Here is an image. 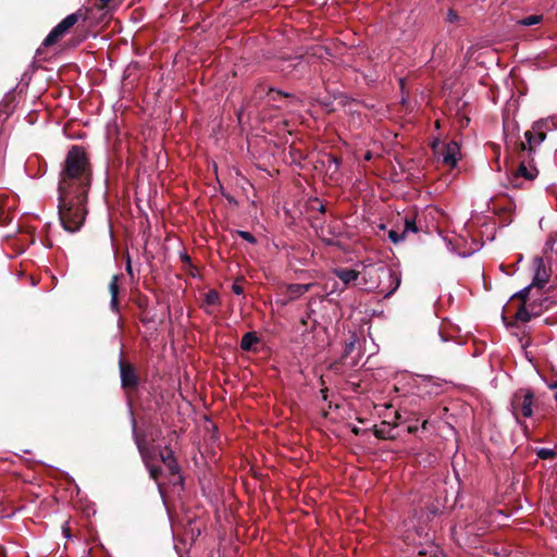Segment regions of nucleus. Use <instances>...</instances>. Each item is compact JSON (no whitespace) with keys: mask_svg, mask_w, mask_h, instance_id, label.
I'll return each instance as SVG.
<instances>
[{"mask_svg":"<svg viewBox=\"0 0 557 557\" xmlns=\"http://www.w3.org/2000/svg\"><path fill=\"white\" fill-rule=\"evenodd\" d=\"M91 182V168L85 149L73 146L64 160L60 174L58 190L66 195L67 191L88 194Z\"/></svg>","mask_w":557,"mask_h":557,"instance_id":"nucleus-1","label":"nucleus"},{"mask_svg":"<svg viewBox=\"0 0 557 557\" xmlns=\"http://www.w3.org/2000/svg\"><path fill=\"white\" fill-rule=\"evenodd\" d=\"M361 281L366 289L376 290L386 298L398 289L400 275L397 271L379 262L363 267Z\"/></svg>","mask_w":557,"mask_h":557,"instance_id":"nucleus-2","label":"nucleus"},{"mask_svg":"<svg viewBox=\"0 0 557 557\" xmlns=\"http://www.w3.org/2000/svg\"><path fill=\"white\" fill-rule=\"evenodd\" d=\"M87 194L59 191V216L61 224L69 233L77 232L84 224L86 216L85 203Z\"/></svg>","mask_w":557,"mask_h":557,"instance_id":"nucleus-3","label":"nucleus"},{"mask_svg":"<svg viewBox=\"0 0 557 557\" xmlns=\"http://www.w3.org/2000/svg\"><path fill=\"white\" fill-rule=\"evenodd\" d=\"M446 382L434 376L418 375L412 381V388L420 398H433L445 392Z\"/></svg>","mask_w":557,"mask_h":557,"instance_id":"nucleus-4","label":"nucleus"},{"mask_svg":"<svg viewBox=\"0 0 557 557\" xmlns=\"http://www.w3.org/2000/svg\"><path fill=\"white\" fill-rule=\"evenodd\" d=\"M550 129L548 120H540L533 123L532 128L524 133L525 141L521 143V149L532 154L545 140L546 132Z\"/></svg>","mask_w":557,"mask_h":557,"instance_id":"nucleus-5","label":"nucleus"},{"mask_svg":"<svg viewBox=\"0 0 557 557\" xmlns=\"http://www.w3.org/2000/svg\"><path fill=\"white\" fill-rule=\"evenodd\" d=\"M533 399L534 395L531 389L520 388L511 398L510 407L512 414L518 418L522 414L524 418H530L533 413Z\"/></svg>","mask_w":557,"mask_h":557,"instance_id":"nucleus-6","label":"nucleus"},{"mask_svg":"<svg viewBox=\"0 0 557 557\" xmlns=\"http://www.w3.org/2000/svg\"><path fill=\"white\" fill-rule=\"evenodd\" d=\"M293 97L290 94L283 92L281 90L269 88L265 85H258L253 91V98L257 100H263L267 104L280 108L281 104L277 101L281 98Z\"/></svg>","mask_w":557,"mask_h":557,"instance_id":"nucleus-7","label":"nucleus"},{"mask_svg":"<svg viewBox=\"0 0 557 557\" xmlns=\"http://www.w3.org/2000/svg\"><path fill=\"white\" fill-rule=\"evenodd\" d=\"M133 434H134V437H135V442H136L137 448H138L139 453H140V456L143 458V461H144V463L146 465V467H147V469L149 471L150 478L153 479L156 482H158L159 474H160L161 470L152 465L151 454L145 448L143 441L139 440V437L137 436L136 429H135V420L134 419H133Z\"/></svg>","mask_w":557,"mask_h":557,"instance_id":"nucleus-8","label":"nucleus"},{"mask_svg":"<svg viewBox=\"0 0 557 557\" xmlns=\"http://www.w3.org/2000/svg\"><path fill=\"white\" fill-rule=\"evenodd\" d=\"M533 271H534V274H533L531 284L534 287L542 288L543 286H545L548 283L549 277H550L549 272L544 263L543 258L536 257L533 260Z\"/></svg>","mask_w":557,"mask_h":557,"instance_id":"nucleus-9","label":"nucleus"},{"mask_svg":"<svg viewBox=\"0 0 557 557\" xmlns=\"http://www.w3.org/2000/svg\"><path fill=\"white\" fill-rule=\"evenodd\" d=\"M459 158L460 147L457 141L451 140L444 148L442 153V161L450 168H455Z\"/></svg>","mask_w":557,"mask_h":557,"instance_id":"nucleus-10","label":"nucleus"},{"mask_svg":"<svg viewBox=\"0 0 557 557\" xmlns=\"http://www.w3.org/2000/svg\"><path fill=\"white\" fill-rule=\"evenodd\" d=\"M120 375L123 388L135 387L138 383L133 367L124 363L122 359H120Z\"/></svg>","mask_w":557,"mask_h":557,"instance_id":"nucleus-11","label":"nucleus"},{"mask_svg":"<svg viewBox=\"0 0 557 557\" xmlns=\"http://www.w3.org/2000/svg\"><path fill=\"white\" fill-rule=\"evenodd\" d=\"M537 169L532 164L531 161H521L516 174L513 175L511 183L513 186H518V183L516 181L522 176L529 181H532L537 175Z\"/></svg>","mask_w":557,"mask_h":557,"instance_id":"nucleus-12","label":"nucleus"},{"mask_svg":"<svg viewBox=\"0 0 557 557\" xmlns=\"http://www.w3.org/2000/svg\"><path fill=\"white\" fill-rule=\"evenodd\" d=\"M83 17L81 12H75L63 18L48 35H63Z\"/></svg>","mask_w":557,"mask_h":557,"instance_id":"nucleus-13","label":"nucleus"},{"mask_svg":"<svg viewBox=\"0 0 557 557\" xmlns=\"http://www.w3.org/2000/svg\"><path fill=\"white\" fill-rule=\"evenodd\" d=\"M315 285V283L286 285L285 295L287 297V300L295 301L299 299L305 293L309 292Z\"/></svg>","mask_w":557,"mask_h":557,"instance_id":"nucleus-14","label":"nucleus"},{"mask_svg":"<svg viewBox=\"0 0 557 557\" xmlns=\"http://www.w3.org/2000/svg\"><path fill=\"white\" fill-rule=\"evenodd\" d=\"M121 276H122L121 274L113 275L109 283L110 308L114 312H119V293H120L119 281L121 278Z\"/></svg>","mask_w":557,"mask_h":557,"instance_id":"nucleus-15","label":"nucleus"},{"mask_svg":"<svg viewBox=\"0 0 557 557\" xmlns=\"http://www.w3.org/2000/svg\"><path fill=\"white\" fill-rule=\"evenodd\" d=\"M539 314L540 310H536L533 304L528 305L524 302L517 311L516 319L525 323Z\"/></svg>","mask_w":557,"mask_h":557,"instance_id":"nucleus-16","label":"nucleus"},{"mask_svg":"<svg viewBox=\"0 0 557 557\" xmlns=\"http://www.w3.org/2000/svg\"><path fill=\"white\" fill-rule=\"evenodd\" d=\"M334 273L343 282L344 286L355 282L359 278V276L361 277V271L357 272L349 269H337L334 271Z\"/></svg>","mask_w":557,"mask_h":557,"instance_id":"nucleus-17","label":"nucleus"},{"mask_svg":"<svg viewBox=\"0 0 557 557\" xmlns=\"http://www.w3.org/2000/svg\"><path fill=\"white\" fill-rule=\"evenodd\" d=\"M160 459L165 465L171 473H177L178 466L174 458V454L172 450H168L166 453H160Z\"/></svg>","mask_w":557,"mask_h":557,"instance_id":"nucleus-18","label":"nucleus"},{"mask_svg":"<svg viewBox=\"0 0 557 557\" xmlns=\"http://www.w3.org/2000/svg\"><path fill=\"white\" fill-rule=\"evenodd\" d=\"M259 342L256 333L248 332L246 333L240 341V348L245 351H249L252 349L253 345Z\"/></svg>","mask_w":557,"mask_h":557,"instance_id":"nucleus-19","label":"nucleus"},{"mask_svg":"<svg viewBox=\"0 0 557 557\" xmlns=\"http://www.w3.org/2000/svg\"><path fill=\"white\" fill-rule=\"evenodd\" d=\"M542 20V16L541 15H530L528 17H524L522 20H519L517 22V25H522V26H531V25H534V24H537L540 23Z\"/></svg>","mask_w":557,"mask_h":557,"instance_id":"nucleus-20","label":"nucleus"},{"mask_svg":"<svg viewBox=\"0 0 557 557\" xmlns=\"http://www.w3.org/2000/svg\"><path fill=\"white\" fill-rule=\"evenodd\" d=\"M555 455H556V451L554 449L547 448V447H541L536 450V456L543 460L549 459V458L554 457Z\"/></svg>","mask_w":557,"mask_h":557,"instance_id":"nucleus-21","label":"nucleus"},{"mask_svg":"<svg viewBox=\"0 0 557 557\" xmlns=\"http://www.w3.org/2000/svg\"><path fill=\"white\" fill-rule=\"evenodd\" d=\"M205 301L207 305L214 306L219 304V294L215 290H209L206 294Z\"/></svg>","mask_w":557,"mask_h":557,"instance_id":"nucleus-22","label":"nucleus"},{"mask_svg":"<svg viewBox=\"0 0 557 557\" xmlns=\"http://www.w3.org/2000/svg\"><path fill=\"white\" fill-rule=\"evenodd\" d=\"M59 37H45L42 45L37 49V53L41 54L45 48H49L58 42Z\"/></svg>","mask_w":557,"mask_h":557,"instance_id":"nucleus-23","label":"nucleus"},{"mask_svg":"<svg viewBox=\"0 0 557 557\" xmlns=\"http://www.w3.org/2000/svg\"><path fill=\"white\" fill-rule=\"evenodd\" d=\"M388 238L394 244H398V243H400V242H403L405 239V232L398 233L395 230H389L388 231Z\"/></svg>","mask_w":557,"mask_h":557,"instance_id":"nucleus-24","label":"nucleus"},{"mask_svg":"<svg viewBox=\"0 0 557 557\" xmlns=\"http://www.w3.org/2000/svg\"><path fill=\"white\" fill-rule=\"evenodd\" d=\"M403 232H405V234L407 232L417 233L418 232V227L416 225V222L413 220L406 219L405 220V230Z\"/></svg>","mask_w":557,"mask_h":557,"instance_id":"nucleus-25","label":"nucleus"},{"mask_svg":"<svg viewBox=\"0 0 557 557\" xmlns=\"http://www.w3.org/2000/svg\"><path fill=\"white\" fill-rule=\"evenodd\" d=\"M237 234L243 238L245 239L246 242L250 243V244H253L256 243V239L253 237V235L247 231H237Z\"/></svg>","mask_w":557,"mask_h":557,"instance_id":"nucleus-26","label":"nucleus"},{"mask_svg":"<svg viewBox=\"0 0 557 557\" xmlns=\"http://www.w3.org/2000/svg\"><path fill=\"white\" fill-rule=\"evenodd\" d=\"M534 287L532 284H529L528 286L520 289L518 293L513 295V297H520L525 301L527 296L529 295L530 289Z\"/></svg>","mask_w":557,"mask_h":557,"instance_id":"nucleus-27","label":"nucleus"},{"mask_svg":"<svg viewBox=\"0 0 557 557\" xmlns=\"http://www.w3.org/2000/svg\"><path fill=\"white\" fill-rule=\"evenodd\" d=\"M431 550L430 553L426 552H419L418 557H438V548L435 546H430Z\"/></svg>","mask_w":557,"mask_h":557,"instance_id":"nucleus-28","label":"nucleus"},{"mask_svg":"<svg viewBox=\"0 0 557 557\" xmlns=\"http://www.w3.org/2000/svg\"><path fill=\"white\" fill-rule=\"evenodd\" d=\"M355 347V339L345 344V354H349Z\"/></svg>","mask_w":557,"mask_h":557,"instance_id":"nucleus-29","label":"nucleus"},{"mask_svg":"<svg viewBox=\"0 0 557 557\" xmlns=\"http://www.w3.org/2000/svg\"><path fill=\"white\" fill-rule=\"evenodd\" d=\"M232 290L234 294L236 295H242L243 294V287L240 285H237V284H233L232 286Z\"/></svg>","mask_w":557,"mask_h":557,"instance_id":"nucleus-30","label":"nucleus"},{"mask_svg":"<svg viewBox=\"0 0 557 557\" xmlns=\"http://www.w3.org/2000/svg\"><path fill=\"white\" fill-rule=\"evenodd\" d=\"M126 272L129 276H133V269H132V264H131V258L127 257V261H126Z\"/></svg>","mask_w":557,"mask_h":557,"instance_id":"nucleus-31","label":"nucleus"},{"mask_svg":"<svg viewBox=\"0 0 557 557\" xmlns=\"http://www.w3.org/2000/svg\"><path fill=\"white\" fill-rule=\"evenodd\" d=\"M548 387H549L550 389H555V388H557V381H555V382H553V383L548 384Z\"/></svg>","mask_w":557,"mask_h":557,"instance_id":"nucleus-32","label":"nucleus"},{"mask_svg":"<svg viewBox=\"0 0 557 557\" xmlns=\"http://www.w3.org/2000/svg\"><path fill=\"white\" fill-rule=\"evenodd\" d=\"M371 158H372V153L368 151L364 156V160L369 161V160H371Z\"/></svg>","mask_w":557,"mask_h":557,"instance_id":"nucleus-33","label":"nucleus"},{"mask_svg":"<svg viewBox=\"0 0 557 557\" xmlns=\"http://www.w3.org/2000/svg\"><path fill=\"white\" fill-rule=\"evenodd\" d=\"M455 18V14L450 11L449 12V20L453 21Z\"/></svg>","mask_w":557,"mask_h":557,"instance_id":"nucleus-34","label":"nucleus"},{"mask_svg":"<svg viewBox=\"0 0 557 557\" xmlns=\"http://www.w3.org/2000/svg\"><path fill=\"white\" fill-rule=\"evenodd\" d=\"M375 433H376L377 436H382L381 435V430H376Z\"/></svg>","mask_w":557,"mask_h":557,"instance_id":"nucleus-35","label":"nucleus"},{"mask_svg":"<svg viewBox=\"0 0 557 557\" xmlns=\"http://www.w3.org/2000/svg\"><path fill=\"white\" fill-rule=\"evenodd\" d=\"M379 227H380V230H385V225L384 224H381Z\"/></svg>","mask_w":557,"mask_h":557,"instance_id":"nucleus-36","label":"nucleus"},{"mask_svg":"<svg viewBox=\"0 0 557 557\" xmlns=\"http://www.w3.org/2000/svg\"><path fill=\"white\" fill-rule=\"evenodd\" d=\"M102 1L107 3V2H109L110 0H102Z\"/></svg>","mask_w":557,"mask_h":557,"instance_id":"nucleus-37","label":"nucleus"},{"mask_svg":"<svg viewBox=\"0 0 557 557\" xmlns=\"http://www.w3.org/2000/svg\"><path fill=\"white\" fill-rule=\"evenodd\" d=\"M555 398L557 399V393L555 394Z\"/></svg>","mask_w":557,"mask_h":557,"instance_id":"nucleus-38","label":"nucleus"}]
</instances>
